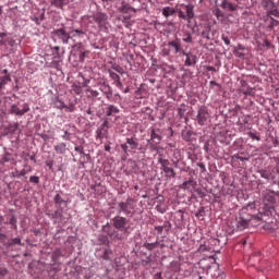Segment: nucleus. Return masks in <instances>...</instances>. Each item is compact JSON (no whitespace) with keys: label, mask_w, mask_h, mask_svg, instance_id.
Returning <instances> with one entry per match:
<instances>
[{"label":"nucleus","mask_w":279,"mask_h":279,"mask_svg":"<svg viewBox=\"0 0 279 279\" xmlns=\"http://www.w3.org/2000/svg\"><path fill=\"white\" fill-rule=\"evenodd\" d=\"M112 226L116 230H120L124 234H130V226L128 225V218L123 216H116L112 218Z\"/></svg>","instance_id":"nucleus-1"},{"label":"nucleus","mask_w":279,"mask_h":279,"mask_svg":"<svg viewBox=\"0 0 279 279\" xmlns=\"http://www.w3.org/2000/svg\"><path fill=\"white\" fill-rule=\"evenodd\" d=\"M177 12H179V19L189 21V23H191L192 19L195 16L193 5L191 4H181V9H178Z\"/></svg>","instance_id":"nucleus-2"},{"label":"nucleus","mask_w":279,"mask_h":279,"mask_svg":"<svg viewBox=\"0 0 279 279\" xmlns=\"http://www.w3.org/2000/svg\"><path fill=\"white\" fill-rule=\"evenodd\" d=\"M118 206L119 213H123V215H134V198L129 197L125 202H120Z\"/></svg>","instance_id":"nucleus-3"},{"label":"nucleus","mask_w":279,"mask_h":279,"mask_svg":"<svg viewBox=\"0 0 279 279\" xmlns=\"http://www.w3.org/2000/svg\"><path fill=\"white\" fill-rule=\"evenodd\" d=\"M158 162L159 165H161V170L163 171V173H166L167 180H171V178H175V170L169 167L171 165L169 159L159 158Z\"/></svg>","instance_id":"nucleus-4"},{"label":"nucleus","mask_w":279,"mask_h":279,"mask_svg":"<svg viewBox=\"0 0 279 279\" xmlns=\"http://www.w3.org/2000/svg\"><path fill=\"white\" fill-rule=\"evenodd\" d=\"M169 49L165 48L162 50L163 56H169L171 53V49H173V53H180L182 51V41H180L179 38H175V40L168 43Z\"/></svg>","instance_id":"nucleus-5"},{"label":"nucleus","mask_w":279,"mask_h":279,"mask_svg":"<svg viewBox=\"0 0 279 279\" xmlns=\"http://www.w3.org/2000/svg\"><path fill=\"white\" fill-rule=\"evenodd\" d=\"M209 119H210V112H208V108L201 107L196 116V121L198 125H206V121H208Z\"/></svg>","instance_id":"nucleus-6"},{"label":"nucleus","mask_w":279,"mask_h":279,"mask_svg":"<svg viewBox=\"0 0 279 279\" xmlns=\"http://www.w3.org/2000/svg\"><path fill=\"white\" fill-rule=\"evenodd\" d=\"M52 36H56L63 43V45H69V40H71V34L66 33L64 28H58L52 32Z\"/></svg>","instance_id":"nucleus-7"},{"label":"nucleus","mask_w":279,"mask_h":279,"mask_svg":"<svg viewBox=\"0 0 279 279\" xmlns=\"http://www.w3.org/2000/svg\"><path fill=\"white\" fill-rule=\"evenodd\" d=\"M26 112H29V105L25 102L21 108H19V105H12L10 108V114H15L16 117H23V114H26Z\"/></svg>","instance_id":"nucleus-8"},{"label":"nucleus","mask_w":279,"mask_h":279,"mask_svg":"<svg viewBox=\"0 0 279 279\" xmlns=\"http://www.w3.org/2000/svg\"><path fill=\"white\" fill-rule=\"evenodd\" d=\"M252 219H256V216H244V215H240V217L238 218V230L243 231L247 228V226H250V221H252Z\"/></svg>","instance_id":"nucleus-9"},{"label":"nucleus","mask_w":279,"mask_h":279,"mask_svg":"<svg viewBox=\"0 0 279 279\" xmlns=\"http://www.w3.org/2000/svg\"><path fill=\"white\" fill-rule=\"evenodd\" d=\"M102 232L108 235L109 239H118V241H121L123 236L119 235V232L110 226V223H107L102 227Z\"/></svg>","instance_id":"nucleus-10"},{"label":"nucleus","mask_w":279,"mask_h":279,"mask_svg":"<svg viewBox=\"0 0 279 279\" xmlns=\"http://www.w3.org/2000/svg\"><path fill=\"white\" fill-rule=\"evenodd\" d=\"M121 14H126L123 16L124 21H130L132 19V15H130V12H136L135 8H132L128 3H122V5L118 9Z\"/></svg>","instance_id":"nucleus-11"},{"label":"nucleus","mask_w":279,"mask_h":279,"mask_svg":"<svg viewBox=\"0 0 279 279\" xmlns=\"http://www.w3.org/2000/svg\"><path fill=\"white\" fill-rule=\"evenodd\" d=\"M108 121H105L96 131V138L99 141L108 138Z\"/></svg>","instance_id":"nucleus-12"},{"label":"nucleus","mask_w":279,"mask_h":279,"mask_svg":"<svg viewBox=\"0 0 279 279\" xmlns=\"http://www.w3.org/2000/svg\"><path fill=\"white\" fill-rule=\"evenodd\" d=\"M220 8H222V10H226L227 12H236L239 5L232 3L230 0H222Z\"/></svg>","instance_id":"nucleus-13"},{"label":"nucleus","mask_w":279,"mask_h":279,"mask_svg":"<svg viewBox=\"0 0 279 279\" xmlns=\"http://www.w3.org/2000/svg\"><path fill=\"white\" fill-rule=\"evenodd\" d=\"M241 84L242 86L240 88V93H242L243 95L254 96V89L250 87V85H247V82L242 81Z\"/></svg>","instance_id":"nucleus-14"},{"label":"nucleus","mask_w":279,"mask_h":279,"mask_svg":"<svg viewBox=\"0 0 279 279\" xmlns=\"http://www.w3.org/2000/svg\"><path fill=\"white\" fill-rule=\"evenodd\" d=\"M183 56L186 57L185 59V66H193L197 61L195 60V56L192 53H186L184 50H182Z\"/></svg>","instance_id":"nucleus-15"},{"label":"nucleus","mask_w":279,"mask_h":279,"mask_svg":"<svg viewBox=\"0 0 279 279\" xmlns=\"http://www.w3.org/2000/svg\"><path fill=\"white\" fill-rule=\"evenodd\" d=\"M158 132H160V130H150V140L148 141V143H151V141H157V143H160V141H162V136H160Z\"/></svg>","instance_id":"nucleus-16"},{"label":"nucleus","mask_w":279,"mask_h":279,"mask_svg":"<svg viewBox=\"0 0 279 279\" xmlns=\"http://www.w3.org/2000/svg\"><path fill=\"white\" fill-rule=\"evenodd\" d=\"M276 202V197H274V192H268L264 196V204L266 206H271Z\"/></svg>","instance_id":"nucleus-17"},{"label":"nucleus","mask_w":279,"mask_h":279,"mask_svg":"<svg viewBox=\"0 0 279 279\" xmlns=\"http://www.w3.org/2000/svg\"><path fill=\"white\" fill-rule=\"evenodd\" d=\"M213 14H214V16H216V19L218 20V21H220L221 23H223V19H226V14L223 13V11H221V9H219V8H214L213 9Z\"/></svg>","instance_id":"nucleus-18"},{"label":"nucleus","mask_w":279,"mask_h":279,"mask_svg":"<svg viewBox=\"0 0 279 279\" xmlns=\"http://www.w3.org/2000/svg\"><path fill=\"white\" fill-rule=\"evenodd\" d=\"M54 151L56 154H59L61 156H64L66 154V144L65 143H60L54 146Z\"/></svg>","instance_id":"nucleus-19"},{"label":"nucleus","mask_w":279,"mask_h":279,"mask_svg":"<svg viewBox=\"0 0 279 279\" xmlns=\"http://www.w3.org/2000/svg\"><path fill=\"white\" fill-rule=\"evenodd\" d=\"M12 82V77L10 74H7L0 78V90H3L5 86H8V83Z\"/></svg>","instance_id":"nucleus-20"},{"label":"nucleus","mask_w":279,"mask_h":279,"mask_svg":"<svg viewBox=\"0 0 279 279\" xmlns=\"http://www.w3.org/2000/svg\"><path fill=\"white\" fill-rule=\"evenodd\" d=\"M107 117H114V114H119V108L114 105H110L106 110Z\"/></svg>","instance_id":"nucleus-21"},{"label":"nucleus","mask_w":279,"mask_h":279,"mask_svg":"<svg viewBox=\"0 0 279 279\" xmlns=\"http://www.w3.org/2000/svg\"><path fill=\"white\" fill-rule=\"evenodd\" d=\"M70 38H75L78 36V38H84L86 36V33L82 29H73L70 33Z\"/></svg>","instance_id":"nucleus-22"},{"label":"nucleus","mask_w":279,"mask_h":279,"mask_svg":"<svg viewBox=\"0 0 279 279\" xmlns=\"http://www.w3.org/2000/svg\"><path fill=\"white\" fill-rule=\"evenodd\" d=\"M53 106L54 108H58V110H64L66 108V105L64 104V101L60 100L59 97H56L53 99Z\"/></svg>","instance_id":"nucleus-23"},{"label":"nucleus","mask_w":279,"mask_h":279,"mask_svg":"<svg viewBox=\"0 0 279 279\" xmlns=\"http://www.w3.org/2000/svg\"><path fill=\"white\" fill-rule=\"evenodd\" d=\"M162 14L166 19H169V16H173V14H175V9L166 7L162 9Z\"/></svg>","instance_id":"nucleus-24"},{"label":"nucleus","mask_w":279,"mask_h":279,"mask_svg":"<svg viewBox=\"0 0 279 279\" xmlns=\"http://www.w3.org/2000/svg\"><path fill=\"white\" fill-rule=\"evenodd\" d=\"M159 245H160V242L158 241H156L155 243H149V242L144 243V247L148 250V252L156 250V247H158Z\"/></svg>","instance_id":"nucleus-25"},{"label":"nucleus","mask_w":279,"mask_h":279,"mask_svg":"<svg viewBox=\"0 0 279 279\" xmlns=\"http://www.w3.org/2000/svg\"><path fill=\"white\" fill-rule=\"evenodd\" d=\"M112 250H110V248H106L105 251H104V254H102V256H101V258L104 259V260H112Z\"/></svg>","instance_id":"nucleus-26"},{"label":"nucleus","mask_w":279,"mask_h":279,"mask_svg":"<svg viewBox=\"0 0 279 279\" xmlns=\"http://www.w3.org/2000/svg\"><path fill=\"white\" fill-rule=\"evenodd\" d=\"M260 175L262 178H264V180H274V174L271 173V171L269 170H262L260 171Z\"/></svg>","instance_id":"nucleus-27"},{"label":"nucleus","mask_w":279,"mask_h":279,"mask_svg":"<svg viewBox=\"0 0 279 279\" xmlns=\"http://www.w3.org/2000/svg\"><path fill=\"white\" fill-rule=\"evenodd\" d=\"M126 145H129V147H131V149H136L138 147V143L135 142V140L132 137L126 138Z\"/></svg>","instance_id":"nucleus-28"},{"label":"nucleus","mask_w":279,"mask_h":279,"mask_svg":"<svg viewBox=\"0 0 279 279\" xmlns=\"http://www.w3.org/2000/svg\"><path fill=\"white\" fill-rule=\"evenodd\" d=\"M51 5H54V8H59L62 10L64 8V0H51Z\"/></svg>","instance_id":"nucleus-29"},{"label":"nucleus","mask_w":279,"mask_h":279,"mask_svg":"<svg viewBox=\"0 0 279 279\" xmlns=\"http://www.w3.org/2000/svg\"><path fill=\"white\" fill-rule=\"evenodd\" d=\"M72 90H73V93H75V95H82V86L78 84H73Z\"/></svg>","instance_id":"nucleus-30"},{"label":"nucleus","mask_w":279,"mask_h":279,"mask_svg":"<svg viewBox=\"0 0 279 279\" xmlns=\"http://www.w3.org/2000/svg\"><path fill=\"white\" fill-rule=\"evenodd\" d=\"M193 184H195V182H194L193 180L185 181V182L181 185V189L187 190L189 186H193Z\"/></svg>","instance_id":"nucleus-31"},{"label":"nucleus","mask_w":279,"mask_h":279,"mask_svg":"<svg viewBox=\"0 0 279 279\" xmlns=\"http://www.w3.org/2000/svg\"><path fill=\"white\" fill-rule=\"evenodd\" d=\"M12 160V155L10 153H5L2 157V165H5V162H10Z\"/></svg>","instance_id":"nucleus-32"},{"label":"nucleus","mask_w":279,"mask_h":279,"mask_svg":"<svg viewBox=\"0 0 279 279\" xmlns=\"http://www.w3.org/2000/svg\"><path fill=\"white\" fill-rule=\"evenodd\" d=\"M183 43H193V36H191V33H185L183 37Z\"/></svg>","instance_id":"nucleus-33"},{"label":"nucleus","mask_w":279,"mask_h":279,"mask_svg":"<svg viewBox=\"0 0 279 279\" xmlns=\"http://www.w3.org/2000/svg\"><path fill=\"white\" fill-rule=\"evenodd\" d=\"M278 25H279L278 20H275L274 17H270L269 29H274V27H278Z\"/></svg>","instance_id":"nucleus-34"},{"label":"nucleus","mask_w":279,"mask_h":279,"mask_svg":"<svg viewBox=\"0 0 279 279\" xmlns=\"http://www.w3.org/2000/svg\"><path fill=\"white\" fill-rule=\"evenodd\" d=\"M109 76L110 78L114 82L119 76V74H117V72L112 71V70H108Z\"/></svg>","instance_id":"nucleus-35"},{"label":"nucleus","mask_w":279,"mask_h":279,"mask_svg":"<svg viewBox=\"0 0 279 279\" xmlns=\"http://www.w3.org/2000/svg\"><path fill=\"white\" fill-rule=\"evenodd\" d=\"M94 21L95 23H101V21H104V15L101 13H96L94 15Z\"/></svg>","instance_id":"nucleus-36"},{"label":"nucleus","mask_w":279,"mask_h":279,"mask_svg":"<svg viewBox=\"0 0 279 279\" xmlns=\"http://www.w3.org/2000/svg\"><path fill=\"white\" fill-rule=\"evenodd\" d=\"M203 38H206L207 40H210V28H206L202 32Z\"/></svg>","instance_id":"nucleus-37"},{"label":"nucleus","mask_w":279,"mask_h":279,"mask_svg":"<svg viewBox=\"0 0 279 279\" xmlns=\"http://www.w3.org/2000/svg\"><path fill=\"white\" fill-rule=\"evenodd\" d=\"M264 8H270V10L274 8V2L271 0H264L263 1Z\"/></svg>","instance_id":"nucleus-38"},{"label":"nucleus","mask_w":279,"mask_h":279,"mask_svg":"<svg viewBox=\"0 0 279 279\" xmlns=\"http://www.w3.org/2000/svg\"><path fill=\"white\" fill-rule=\"evenodd\" d=\"M12 245H21V239L19 238L12 239L11 242L9 243V246H12Z\"/></svg>","instance_id":"nucleus-39"},{"label":"nucleus","mask_w":279,"mask_h":279,"mask_svg":"<svg viewBox=\"0 0 279 279\" xmlns=\"http://www.w3.org/2000/svg\"><path fill=\"white\" fill-rule=\"evenodd\" d=\"M111 69L112 71H116V73L123 74V68H121V65H112Z\"/></svg>","instance_id":"nucleus-40"},{"label":"nucleus","mask_w":279,"mask_h":279,"mask_svg":"<svg viewBox=\"0 0 279 279\" xmlns=\"http://www.w3.org/2000/svg\"><path fill=\"white\" fill-rule=\"evenodd\" d=\"M29 182H32L33 184H39L40 178L33 175L29 178Z\"/></svg>","instance_id":"nucleus-41"},{"label":"nucleus","mask_w":279,"mask_h":279,"mask_svg":"<svg viewBox=\"0 0 279 279\" xmlns=\"http://www.w3.org/2000/svg\"><path fill=\"white\" fill-rule=\"evenodd\" d=\"M182 137L186 141V143L191 142V132L182 133Z\"/></svg>","instance_id":"nucleus-42"},{"label":"nucleus","mask_w":279,"mask_h":279,"mask_svg":"<svg viewBox=\"0 0 279 279\" xmlns=\"http://www.w3.org/2000/svg\"><path fill=\"white\" fill-rule=\"evenodd\" d=\"M268 16H279V12L276 9H272L267 12Z\"/></svg>","instance_id":"nucleus-43"},{"label":"nucleus","mask_w":279,"mask_h":279,"mask_svg":"<svg viewBox=\"0 0 279 279\" xmlns=\"http://www.w3.org/2000/svg\"><path fill=\"white\" fill-rule=\"evenodd\" d=\"M64 202V199H62V196H60V194H57L54 196V204H62Z\"/></svg>","instance_id":"nucleus-44"},{"label":"nucleus","mask_w":279,"mask_h":279,"mask_svg":"<svg viewBox=\"0 0 279 279\" xmlns=\"http://www.w3.org/2000/svg\"><path fill=\"white\" fill-rule=\"evenodd\" d=\"M65 110L68 111V112H75V105H73V104H71V105H69V106H66L65 105Z\"/></svg>","instance_id":"nucleus-45"},{"label":"nucleus","mask_w":279,"mask_h":279,"mask_svg":"<svg viewBox=\"0 0 279 279\" xmlns=\"http://www.w3.org/2000/svg\"><path fill=\"white\" fill-rule=\"evenodd\" d=\"M87 93H89V95L92 97H99V92L94 90V89H87Z\"/></svg>","instance_id":"nucleus-46"},{"label":"nucleus","mask_w":279,"mask_h":279,"mask_svg":"<svg viewBox=\"0 0 279 279\" xmlns=\"http://www.w3.org/2000/svg\"><path fill=\"white\" fill-rule=\"evenodd\" d=\"M98 241H99L100 243H102V244H106V243H108V236H106V235H100V236L98 238Z\"/></svg>","instance_id":"nucleus-47"},{"label":"nucleus","mask_w":279,"mask_h":279,"mask_svg":"<svg viewBox=\"0 0 279 279\" xmlns=\"http://www.w3.org/2000/svg\"><path fill=\"white\" fill-rule=\"evenodd\" d=\"M9 223L10 226H13L14 229L16 230V218L14 216L10 218Z\"/></svg>","instance_id":"nucleus-48"},{"label":"nucleus","mask_w":279,"mask_h":279,"mask_svg":"<svg viewBox=\"0 0 279 279\" xmlns=\"http://www.w3.org/2000/svg\"><path fill=\"white\" fill-rule=\"evenodd\" d=\"M166 226H157L155 227V230L157 231L158 234H162Z\"/></svg>","instance_id":"nucleus-49"},{"label":"nucleus","mask_w":279,"mask_h":279,"mask_svg":"<svg viewBox=\"0 0 279 279\" xmlns=\"http://www.w3.org/2000/svg\"><path fill=\"white\" fill-rule=\"evenodd\" d=\"M248 136H250V138H252L253 141H260V137L257 136L256 134H254L253 132H250V133H248Z\"/></svg>","instance_id":"nucleus-50"},{"label":"nucleus","mask_w":279,"mask_h":279,"mask_svg":"<svg viewBox=\"0 0 279 279\" xmlns=\"http://www.w3.org/2000/svg\"><path fill=\"white\" fill-rule=\"evenodd\" d=\"M74 149H75V151H78V154L82 156V155H84V147H82V146H76V147H74Z\"/></svg>","instance_id":"nucleus-51"},{"label":"nucleus","mask_w":279,"mask_h":279,"mask_svg":"<svg viewBox=\"0 0 279 279\" xmlns=\"http://www.w3.org/2000/svg\"><path fill=\"white\" fill-rule=\"evenodd\" d=\"M25 175H27V170H25V169H23L20 172H17V178H23Z\"/></svg>","instance_id":"nucleus-52"},{"label":"nucleus","mask_w":279,"mask_h":279,"mask_svg":"<svg viewBox=\"0 0 279 279\" xmlns=\"http://www.w3.org/2000/svg\"><path fill=\"white\" fill-rule=\"evenodd\" d=\"M275 162H276V171H277V173H279V157H276L275 158Z\"/></svg>","instance_id":"nucleus-53"},{"label":"nucleus","mask_w":279,"mask_h":279,"mask_svg":"<svg viewBox=\"0 0 279 279\" xmlns=\"http://www.w3.org/2000/svg\"><path fill=\"white\" fill-rule=\"evenodd\" d=\"M84 60H86V52H81L80 53V61L84 62Z\"/></svg>","instance_id":"nucleus-54"},{"label":"nucleus","mask_w":279,"mask_h":279,"mask_svg":"<svg viewBox=\"0 0 279 279\" xmlns=\"http://www.w3.org/2000/svg\"><path fill=\"white\" fill-rule=\"evenodd\" d=\"M222 40L225 43V45H230V38L226 37V36H222Z\"/></svg>","instance_id":"nucleus-55"},{"label":"nucleus","mask_w":279,"mask_h":279,"mask_svg":"<svg viewBox=\"0 0 279 279\" xmlns=\"http://www.w3.org/2000/svg\"><path fill=\"white\" fill-rule=\"evenodd\" d=\"M8 274V269L0 267V276H5Z\"/></svg>","instance_id":"nucleus-56"},{"label":"nucleus","mask_w":279,"mask_h":279,"mask_svg":"<svg viewBox=\"0 0 279 279\" xmlns=\"http://www.w3.org/2000/svg\"><path fill=\"white\" fill-rule=\"evenodd\" d=\"M117 88H119L120 90H123V83L120 81L118 82V84H116Z\"/></svg>","instance_id":"nucleus-57"},{"label":"nucleus","mask_w":279,"mask_h":279,"mask_svg":"<svg viewBox=\"0 0 279 279\" xmlns=\"http://www.w3.org/2000/svg\"><path fill=\"white\" fill-rule=\"evenodd\" d=\"M129 147L130 146H128V143L121 145V149H123V151H128Z\"/></svg>","instance_id":"nucleus-58"},{"label":"nucleus","mask_w":279,"mask_h":279,"mask_svg":"<svg viewBox=\"0 0 279 279\" xmlns=\"http://www.w3.org/2000/svg\"><path fill=\"white\" fill-rule=\"evenodd\" d=\"M235 56H236V58H243L244 54H243V52L236 51V52H235Z\"/></svg>","instance_id":"nucleus-59"},{"label":"nucleus","mask_w":279,"mask_h":279,"mask_svg":"<svg viewBox=\"0 0 279 279\" xmlns=\"http://www.w3.org/2000/svg\"><path fill=\"white\" fill-rule=\"evenodd\" d=\"M207 71H214L217 72V69L215 66H207Z\"/></svg>","instance_id":"nucleus-60"},{"label":"nucleus","mask_w":279,"mask_h":279,"mask_svg":"<svg viewBox=\"0 0 279 279\" xmlns=\"http://www.w3.org/2000/svg\"><path fill=\"white\" fill-rule=\"evenodd\" d=\"M0 45L5 47V45H8V41L3 40V39H0Z\"/></svg>","instance_id":"nucleus-61"},{"label":"nucleus","mask_w":279,"mask_h":279,"mask_svg":"<svg viewBox=\"0 0 279 279\" xmlns=\"http://www.w3.org/2000/svg\"><path fill=\"white\" fill-rule=\"evenodd\" d=\"M231 158H232V160H239V158H241V156H239V155H233Z\"/></svg>","instance_id":"nucleus-62"},{"label":"nucleus","mask_w":279,"mask_h":279,"mask_svg":"<svg viewBox=\"0 0 279 279\" xmlns=\"http://www.w3.org/2000/svg\"><path fill=\"white\" fill-rule=\"evenodd\" d=\"M119 82H121V76L118 77L116 81H113L114 86H117V84H119Z\"/></svg>","instance_id":"nucleus-63"},{"label":"nucleus","mask_w":279,"mask_h":279,"mask_svg":"<svg viewBox=\"0 0 279 279\" xmlns=\"http://www.w3.org/2000/svg\"><path fill=\"white\" fill-rule=\"evenodd\" d=\"M111 147L110 145H105V151H110Z\"/></svg>","instance_id":"nucleus-64"}]
</instances>
